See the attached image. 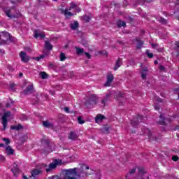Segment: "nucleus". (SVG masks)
Listing matches in <instances>:
<instances>
[{"mask_svg": "<svg viewBox=\"0 0 179 179\" xmlns=\"http://www.w3.org/2000/svg\"><path fill=\"white\" fill-rule=\"evenodd\" d=\"M146 54H147L148 58H153V53L149 52V50L146 51Z\"/></svg>", "mask_w": 179, "mask_h": 179, "instance_id": "obj_36", "label": "nucleus"}, {"mask_svg": "<svg viewBox=\"0 0 179 179\" xmlns=\"http://www.w3.org/2000/svg\"><path fill=\"white\" fill-rule=\"evenodd\" d=\"M155 110H159V106H155Z\"/></svg>", "mask_w": 179, "mask_h": 179, "instance_id": "obj_54", "label": "nucleus"}, {"mask_svg": "<svg viewBox=\"0 0 179 179\" xmlns=\"http://www.w3.org/2000/svg\"><path fill=\"white\" fill-rule=\"evenodd\" d=\"M53 1H57V0H53Z\"/></svg>", "mask_w": 179, "mask_h": 179, "instance_id": "obj_64", "label": "nucleus"}, {"mask_svg": "<svg viewBox=\"0 0 179 179\" xmlns=\"http://www.w3.org/2000/svg\"><path fill=\"white\" fill-rule=\"evenodd\" d=\"M147 75H148V69H145L143 70V72L141 73L142 79H146Z\"/></svg>", "mask_w": 179, "mask_h": 179, "instance_id": "obj_29", "label": "nucleus"}, {"mask_svg": "<svg viewBox=\"0 0 179 179\" xmlns=\"http://www.w3.org/2000/svg\"><path fill=\"white\" fill-rule=\"evenodd\" d=\"M142 45H143V43L142 41L138 42L137 48H141Z\"/></svg>", "mask_w": 179, "mask_h": 179, "instance_id": "obj_42", "label": "nucleus"}, {"mask_svg": "<svg viewBox=\"0 0 179 179\" xmlns=\"http://www.w3.org/2000/svg\"><path fill=\"white\" fill-rule=\"evenodd\" d=\"M65 59H66V57L64 52H62L60 54V61H65Z\"/></svg>", "mask_w": 179, "mask_h": 179, "instance_id": "obj_31", "label": "nucleus"}, {"mask_svg": "<svg viewBox=\"0 0 179 179\" xmlns=\"http://www.w3.org/2000/svg\"><path fill=\"white\" fill-rule=\"evenodd\" d=\"M20 78H21V76H23V73H20Z\"/></svg>", "mask_w": 179, "mask_h": 179, "instance_id": "obj_59", "label": "nucleus"}, {"mask_svg": "<svg viewBox=\"0 0 179 179\" xmlns=\"http://www.w3.org/2000/svg\"><path fill=\"white\" fill-rule=\"evenodd\" d=\"M15 8H12L10 9H8L5 10V13L8 17H10V19H12V17H16V15L13 13L15 12Z\"/></svg>", "mask_w": 179, "mask_h": 179, "instance_id": "obj_7", "label": "nucleus"}, {"mask_svg": "<svg viewBox=\"0 0 179 179\" xmlns=\"http://www.w3.org/2000/svg\"><path fill=\"white\" fill-rule=\"evenodd\" d=\"M95 177L96 179L101 178V173H100V172H98L97 173H96Z\"/></svg>", "mask_w": 179, "mask_h": 179, "instance_id": "obj_39", "label": "nucleus"}, {"mask_svg": "<svg viewBox=\"0 0 179 179\" xmlns=\"http://www.w3.org/2000/svg\"><path fill=\"white\" fill-rule=\"evenodd\" d=\"M39 75L42 79H47V78H48V74L44 71L41 72Z\"/></svg>", "mask_w": 179, "mask_h": 179, "instance_id": "obj_26", "label": "nucleus"}, {"mask_svg": "<svg viewBox=\"0 0 179 179\" xmlns=\"http://www.w3.org/2000/svg\"><path fill=\"white\" fill-rule=\"evenodd\" d=\"M99 98H97V96L93 94L90 96L89 101H87L85 103V106H88V104H97V100Z\"/></svg>", "mask_w": 179, "mask_h": 179, "instance_id": "obj_6", "label": "nucleus"}, {"mask_svg": "<svg viewBox=\"0 0 179 179\" xmlns=\"http://www.w3.org/2000/svg\"><path fill=\"white\" fill-rule=\"evenodd\" d=\"M0 52H1V54H5V50H3V49H1Z\"/></svg>", "mask_w": 179, "mask_h": 179, "instance_id": "obj_52", "label": "nucleus"}, {"mask_svg": "<svg viewBox=\"0 0 179 179\" xmlns=\"http://www.w3.org/2000/svg\"><path fill=\"white\" fill-rule=\"evenodd\" d=\"M90 171H93V170L90 169Z\"/></svg>", "mask_w": 179, "mask_h": 179, "instance_id": "obj_62", "label": "nucleus"}, {"mask_svg": "<svg viewBox=\"0 0 179 179\" xmlns=\"http://www.w3.org/2000/svg\"><path fill=\"white\" fill-rule=\"evenodd\" d=\"M64 111H65L66 113H69V108H68V107L64 108Z\"/></svg>", "mask_w": 179, "mask_h": 179, "instance_id": "obj_49", "label": "nucleus"}, {"mask_svg": "<svg viewBox=\"0 0 179 179\" xmlns=\"http://www.w3.org/2000/svg\"><path fill=\"white\" fill-rule=\"evenodd\" d=\"M4 146H5V145H3L2 143L0 144V148H3Z\"/></svg>", "mask_w": 179, "mask_h": 179, "instance_id": "obj_56", "label": "nucleus"}, {"mask_svg": "<svg viewBox=\"0 0 179 179\" xmlns=\"http://www.w3.org/2000/svg\"><path fill=\"white\" fill-rule=\"evenodd\" d=\"M43 125L45 128H52V124L50 123L48 121H43Z\"/></svg>", "mask_w": 179, "mask_h": 179, "instance_id": "obj_24", "label": "nucleus"}, {"mask_svg": "<svg viewBox=\"0 0 179 179\" xmlns=\"http://www.w3.org/2000/svg\"><path fill=\"white\" fill-rule=\"evenodd\" d=\"M158 101H162V99H158Z\"/></svg>", "mask_w": 179, "mask_h": 179, "instance_id": "obj_61", "label": "nucleus"}, {"mask_svg": "<svg viewBox=\"0 0 179 179\" xmlns=\"http://www.w3.org/2000/svg\"><path fill=\"white\" fill-rule=\"evenodd\" d=\"M108 131H110V127H106L103 129V132H104V134H108Z\"/></svg>", "mask_w": 179, "mask_h": 179, "instance_id": "obj_35", "label": "nucleus"}, {"mask_svg": "<svg viewBox=\"0 0 179 179\" xmlns=\"http://www.w3.org/2000/svg\"><path fill=\"white\" fill-rule=\"evenodd\" d=\"M45 48H46V50H52V45L50 42L45 41Z\"/></svg>", "mask_w": 179, "mask_h": 179, "instance_id": "obj_25", "label": "nucleus"}, {"mask_svg": "<svg viewBox=\"0 0 179 179\" xmlns=\"http://www.w3.org/2000/svg\"><path fill=\"white\" fill-rule=\"evenodd\" d=\"M110 97H111V92H109L108 94H107L106 96L103 98V99H102L101 103L103 106H106V103H107V101L110 100Z\"/></svg>", "mask_w": 179, "mask_h": 179, "instance_id": "obj_15", "label": "nucleus"}, {"mask_svg": "<svg viewBox=\"0 0 179 179\" xmlns=\"http://www.w3.org/2000/svg\"><path fill=\"white\" fill-rule=\"evenodd\" d=\"M136 171V168H133L129 170V174H134Z\"/></svg>", "mask_w": 179, "mask_h": 179, "instance_id": "obj_41", "label": "nucleus"}, {"mask_svg": "<svg viewBox=\"0 0 179 179\" xmlns=\"http://www.w3.org/2000/svg\"><path fill=\"white\" fill-rule=\"evenodd\" d=\"M10 87L12 90H15V84H10Z\"/></svg>", "mask_w": 179, "mask_h": 179, "instance_id": "obj_47", "label": "nucleus"}, {"mask_svg": "<svg viewBox=\"0 0 179 179\" xmlns=\"http://www.w3.org/2000/svg\"><path fill=\"white\" fill-rule=\"evenodd\" d=\"M176 47H179V42H176Z\"/></svg>", "mask_w": 179, "mask_h": 179, "instance_id": "obj_55", "label": "nucleus"}, {"mask_svg": "<svg viewBox=\"0 0 179 179\" xmlns=\"http://www.w3.org/2000/svg\"><path fill=\"white\" fill-rule=\"evenodd\" d=\"M1 44H6V40L1 39V35H0V45Z\"/></svg>", "mask_w": 179, "mask_h": 179, "instance_id": "obj_44", "label": "nucleus"}, {"mask_svg": "<svg viewBox=\"0 0 179 179\" xmlns=\"http://www.w3.org/2000/svg\"><path fill=\"white\" fill-rule=\"evenodd\" d=\"M20 120H22V121H26V120H27V116L26 115H22L20 117Z\"/></svg>", "mask_w": 179, "mask_h": 179, "instance_id": "obj_38", "label": "nucleus"}, {"mask_svg": "<svg viewBox=\"0 0 179 179\" xmlns=\"http://www.w3.org/2000/svg\"><path fill=\"white\" fill-rule=\"evenodd\" d=\"M127 24H125V22H124V21H119L118 22H117V26H118V27H125V26H126Z\"/></svg>", "mask_w": 179, "mask_h": 179, "instance_id": "obj_30", "label": "nucleus"}, {"mask_svg": "<svg viewBox=\"0 0 179 179\" xmlns=\"http://www.w3.org/2000/svg\"><path fill=\"white\" fill-rule=\"evenodd\" d=\"M34 92V88L33 87V85H29L27 87L26 90H24L23 93L24 94H30Z\"/></svg>", "mask_w": 179, "mask_h": 179, "instance_id": "obj_12", "label": "nucleus"}, {"mask_svg": "<svg viewBox=\"0 0 179 179\" xmlns=\"http://www.w3.org/2000/svg\"><path fill=\"white\" fill-rule=\"evenodd\" d=\"M2 141L5 142L6 145H9V143H10V140H9V138H2Z\"/></svg>", "mask_w": 179, "mask_h": 179, "instance_id": "obj_33", "label": "nucleus"}, {"mask_svg": "<svg viewBox=\"0 0 179 179\" xmlns=\"http://www.w3.org/2000/svg\"><path fill=\"white\" fill-rule=\"evenodd\" d=\"M6 107H7V108H9V107H10V104H9L8 103H7L6 104Z\"/></svg>", "mask_w": 179, "mask_h": 179, "instance_id": "obj_53", "label": "nucleus"}, {"mask_svg": "<svg viewBox=\"0 0 179 179\" xmlns=\"http://www.w3.org/2000/svg\"><path fill=\"white\" fill-rule=\"evenodd\" d=\"M99 54H101V55H103L104 57H107L108 55V53L106 50L100 51Z\"/></svg>", "mask_w": 179, "mask_h": 179, "instance_id": "obj_32", "label": "nucleus"}, {"mask_svg": "<svg viewBox=\"0 0 179 179\" xmlns=\"http://www.w3.org/2000/svg\"><path fill=\"white\" fill-rule=\"evenodd\" d=\"M106 82L104 84L105 87H110L111 86V83H113V80H114V75L111 73V72H108L106 76Z\"/></svg>", "mask_w": 179, "mask_h": 179, "instance_id": "obj_3", "label": "nucleus"}, {"mask_svg": "<svg viewBox=\"0 0 179 179\" xmlns=\"http://www.w3.org/2000/svg\"><path fill=\"white\" fill-rule=\"evenodd\" d=\"M10 117V112L5 113L2 117V124L3 129H6V126L8 125V117Z\"/></svg>", "mask_w": 179, "mask_h": 179, "instance_id": "obj_5", "label": "nucleus"}, {"mask_svg": "<svg viewBox=\"0 0 179 179\" xmlns=\"http://www.w3.org/2000/svg\"><path fill=\"white\" fill-rule=\"evenodd\" d=\"M76 54L78 55H82L83 52H85V50L83 48H80L78 47L76 48Z\"/></svg>", "mask_w": 179, "mask_h": 179, "instance_id": "obj_23", "label": "nucleus"}, {"mask_svg": "<svg viewBox=\"0 0 179 179\" xmlns=\"http://www.w3.org/2000/svg\"><path fill=\"white\" fill-rule=\"evenodd\" d=\"M159 118L161 120L159 122V124H160V125H167V120L164 119V115H160Z\"/></svg>", "mask_w": 179, "mask_h": 179, "instance_id": "obj_19", "label": "nucleus"}, {"mask_svg": "<svg viewBox=\"0 0 179 179\" xmlns=\"http://www.w3.org/2000/svg\"><path fill=\"white\" fill-rule=\"evenodd\" d=\"M160 71H164V67L163 66H159Z\"/></svg>", "mask_w": 179, "mask_h": 179, "instance_id": "obj_51", "label": "nucleus"}, {"mask_svg": "<svg viewBox=\"0 0 179 179\" xmlns=\"http://www.w3.org/2000/svg\"><path fill=\"white\" fill-rule=\"evenodd\" d=\"M139 122H145V117L138 115L136 118H134L131 124L133 125V127H137L139 124Z\"/></svg>", "mask_w": 179, "mask_h": 179, "instance_id": "obj_4", "label": "nucleus"}, {"mask_svg": "<svg viewBox=\"0 0 179 179\" xmlns=\"http://www.w3.org/2000/svg\"><path fill=\"white\" fill-rule=\"evenodd\" d=\"M11 171L15 177H17V174H19V166L16 163H14L13 166L11 169Z\"/></svg>", "mask_w": 179, "mask_h": 179, "instance_id": "obj_9", "label": "nucleus"}, {"mask_svg": "<svg viewBox=\"0 0 179 179\" xmlns=\"http://www.w3.org/2000/svg\"><path fill=\"white\" fill-rule=\"evenodd\" d=\"M6 153H7V155L8 156H10L12 155H13V153H15V150H13V149L12 148V147L10 146H7L6 148Z\"/></svg>", "mask_w": 179, "mask_h": 179, "instance_id": "obj_18", "label": "nucleus"}, {"mask_svg": "<svg viewBox=\"0 0 179 179\" xmlns=\"http://www.w3.org/2000/svg\"><path fill=\"white\" fill-rule=\"evenodd\" d=\"M0 160H1V162H3V160H5V157L3 155H0Z\"/></svg>", "mask_w": 179, "mask_h": 179, "instance_id": "obj_48", "label": "nucleus"}, {"mask_svg": "<svg viewBox=\"0 0 179 179\" xmlns=\"http://www.w3.org/2000/svg\"><path fill=\"white\" fill-rule=\"evenodd\" d=\"M62 163V160L61 159H55L52 163L49 164L48 166L46 164H43V167L45 169L46 173H50V171H52L55 169H57V166L61 164Z\"/></svg>", "mask_w": 179, "mask_h": 179, "instance_id": "obj_2", "label": "nucleus"}, {"mask_svg": "<svg viewBox=\"0 0 179 179\" xmlns=\"http://www.w3.org/2000/svg\"><path fill=\"white\" fill-rule=\"evenodd\" d=\"M78 138H79V136L78 134H76V133L73 131L70 132L69 135V139H71V141H78Z\"/></svg>", "mask_w": 179, "mask_h": 179, "instance_id": "obj_13", "label": "nucleus"}, {"mask_svg": "<svg viewBox=\"0 0 179 179\" xmlns=\"http://www.w3.org/2000/svg\"><path fill=\"white\" fill-rule=\"evenodd\" d=\"M85 55L87 57V58H88V59H90V58H92V56L89 52H85Z\"/></svg>", "mask_w": 179, "mask_h": 179, "instance_id": "obj_45", "label": "nucleus"}, {"mask_svg": "<svg viewBox=\"0 0 179 179\" xmlns=\"http://www.w3.org/2000/svg\"><path fill=\"white\" fill-rule=\"evenodd\" d=\"M73 9L76 12H80V8L75 4V3L72 2L70 3V7L65 10H63L62 13L64 14V15L68 17L69 16H73V13H71L69 10H72Z\"/></svg>", "mask_w": 179, "mask_h": 179, "instance_id": "obj_1", "label": "nucleus"}, {"mask_svg": "<svg viewBox=\"0 0 179 179\" xmlns=\"http://www.w3.org/2000/svg\"><path fill=\"white\" fill-rule=\"evenodd\" d=\"M70 27L71 30H76L79 27V22L78 21H74L70 24Z\"/></svg>", "mask_w": 179, "mask_h": 179, "instance_id": "obj_16", "label": "nucleus"}, {"mask_svg": "<svg viewBox=\"0 0 179 179\" xmlns=\"http://www.w3.org/2000/svg\"><path fill=\"white\" fill-rule=\"evenodd\" d=\"M154 64H157V60H155V61L154 62Z\"/></svg>", "mask_w": 179, "mask_h": 179, "instance_id": "obj_60", "label": "nucleus"}, {"mask_svg": "<svg viewBox=\"0 0 179 179\" xmlns=\"http://www.w3.org/2000/svg\"><path fill=\"white\" fill-rule=\"evenodd\" d=\"M45 55H42L40 57H36L35 59H36V61H40V59H43V58H45Z\"/></svg>", "mask_w": 179, "mask_h": 179, "instance_id": "obj_37", "label": "nucleus"}, {"mask_svg": "<svg viewBox=\"0 0 179 179\" xmlns=\"http://www.w3.org/2000/svg\"><path fill=\"white\" fill-rule=\"evenodd\" d=\"M104 119H106V117H104V115H98L95 117V121L96 122H97V124H100V122H101V121H103Z\"/></svg>", "mask_w": 179, "mask_h": 179, "instance_id": "obj_17", "label": "nucleus"}, {"mask_svg": "<svg viewBox=\"0 0 179 179\" xmlns=\"http://www.w3.org/2000/svg\"><path fill=\"white\" fill-rule=\"evenodd\" d=\"M4 37H6V41L8 43V40H10V41H13V36L10 35V34L8 32H3Z\"/></svg>", "mask_w": 179, "mask_h": 179, "instance_id": "obj_14", "label": "nucleus"}, {"mask_svg": "<svg viewBox=\"0 0 179 179\" xmlns=\"http://www.w3.org/2000/svg\"><path fill=\"white\" fill-rule=\"evenodd\" d=\"M43 173V170L41 169H33L31 171L32 177H36V176H38V174H41Z\"/></svg>", "mask_w": 179, "mask_h": 179, "instance_id": "obj_20", "label": "nucleus"}, {"mask_svg": "<svg viewBox=\"0 0 179 179\" xmlns=\"http://www.w3.org/2000/svg\"><path fill=\"white\" fill-rule=\"evenodd\" d=\"M50 94H52V96H54V94H55V93L54 92H50Z\"/></svg>", "mask_w": 179, "mask_h": 179, "instance_id": "obj_57", "label": "nucleus"}, {"mask_svg": "<svg viewBox=\"0 0 179 179\" xmlns=\"http://www.w3.org/2000/svg\"><path fill=\"white\" fill-rule=\"evenodd\" d=\"M11 3H15V0H10Z\"/></svg>", "mask_w": 179, "mask_h": 179, "instance_id": "obj_58", "label": "nucleus"}, {"mask_svg": "<svg viewBox=\"0 0 179 179\" xmlns=\"http://www.w3.org/2000/svg\"><path fill=\"white\" fill-rule=\"evenodd\" d=\"M20 57L22 61V62H29V58L27 55L24 52H21L20 54Z\"/></svg>", "mask_w": 179, "mask_h": 179, "instance_id": "obj_8", "label": "nucleus"}, {"mask_svg": "<svg viewBox=\"0 0 179 179\" xmlns=\"http://www.w3.org/2000/svg\"><path fill=\"white\" fill-rule=\"evenodd\" d=\"M78 123L80 124H85V121H83V120H82V117H78Z\"/></svg>", "mask_w": 179, "mask_h": 179, "instance_id": "obj_40", "label": "nucleus"}, {"mask_svg": "<svg viewBox=\"0 0 179 179\" xmlns=\"http://www.w3.org/2000/svg\"><path fill=\"white\" fill-rule=\"evenodd\" d=\"M138 175L137 176V179H144L143 174H145V169L143 167H138Z\"/></svg>", "mask_w": 179, "mask_h": 179, "instance_id": "obj_11", "label": "nucleus"}, {"mask_svg": "<svg viewBox=\"0 0 179 179\" xmlns=\"http://www.w3.org/2000/svg\"><path fill=\"white\" fill-rule=\"evenodd\" d=\"M36 97H38V96H36Z\"/></svg>", "mask_w": 179, "mask_h": 179, "instance_id": "obj_63", "label": "nucleus"}, {"mask_svg": "<svg viewBox=\"0 0 179 179\" xmlns=\"http://www.w3.org/2000/svg\"><path fill=\"white\" fill-rule=\"evenodd\" d=\"M143 133L145 134V135H148V136L149 138H150V136H152V131L148 129V128H144L143 129Z\"/></svg>", "mask_w": 179, "mask_h": 179, "instance_id": "obj_21", "label": "nucleus"}, {"mask_svg": "<svg viewBox=\"0 0 179 179\" xmlns=\"http://www.w3.org/2000/svg\"><path fill=\"white\" fill-rule=\"evenodd\" d=\"M121 65H122V62H121V59L119 58L115 64V68H114V71H117V69H118V68H120V66H121Z\"/></svg>", "mask_w": 179, "mask_h": 179, "instance_id": "obj_22", "label": "nucleus"}, {"mask_svg": "<svg viewBox=\"0 0 179 179\" xmlns=\"http://www.w3.org/2000/svg\"><path fill=\"white\" fill-rule=\"evenodd\" d=\"M35 38H38L40 37L41 38H44L45 37V34L43 32H40L38 30H36L34 31V36Z\"/></svg>", "mask_w": 179, "mask_h": 179, "instance_id": "obj_10", "label": "nucleus"}, {"mask_svg": "<svg viewBox=\"0 0 179 179\" xmlns=\"http://www.w3.org/2000/svg\"><path fill=\"white\" fill-rule=\"evenodd\" d=\"M172 160H173V162H177V160H178V157L177 156H173L172 157Z\"/></svg>", "mask_w": 179, "mask_h": 179, "instance_id": "obj_46", "label": "nucleus"}, {"mask_svg": "<svg viewBox=\"0 0 179 179\" xmlns=\"http://www.w3.org/2000/svg\"><path fill=\"white\" fill-rule=\"evenodd\" d=\"M84 20L85 22H89L90 20V17H89V16H87V15H85V16H84Z\"/></svg>", "mask_w": 179, "mask_h": 179, "instance_id": "obj_43", "label": "nucleus"}, {"mask_svg": "<svg viewBox=\"0 0 179 179\" xmlns=\"http://www.w3.org/2000/svg\"><path fill=\"white\" fill-rule=\"evenodd\" d=\"M121 97H124V94H122L121 92L115 93V99H117V100H120V99H121Z\"/></svg>", "mask_w": 179, "mask_h": 179, "instance_id": "obj_28", "label": "nucleus"}, {"mask_svg": "<svg viewBox=\"0 0 179 179\" xmlns=\"http://www.w3.org/2000/svg\"><path fill=\"white\" fill-rule=\"evenodd\" d=\"M159 22L160 23H162L163 24H166L167 23V20H166V19L161 17L159 19Z\"/></svg>", "mask_w": 179, "mask_h": 179, "instance_id": "obj_34", "label": "nucleus"}, {"mask_svg": "<svg viewBox=\"0 0 179 179\" xmlns=\"http://www.w3.org/2000/svg\"><path fill=\"white\" fill-rule=\"evenodd\" d=\"M152 48H156L157 47V44L152 43Z\"/></svg>", "mask_w": 179, "mask_h": 179, "instance_id": "obj_50", "label": "nucleus"}, {"mask_svg": "<svg viewBox=\"0 0 179 179\" xmlns=\"http://www.w3.org/2000/svg\"><path fill=\"white\" fill-rule=\"evenodd\" d=\"M11 129H15L16 131H20V129H22L23 127L22 124H18L17 126H11Z\"/></svg>", "mask_w": 179, "mask_h": 179, "instance_id": "obj_27", "label": "nucleus"}]
</instances>
